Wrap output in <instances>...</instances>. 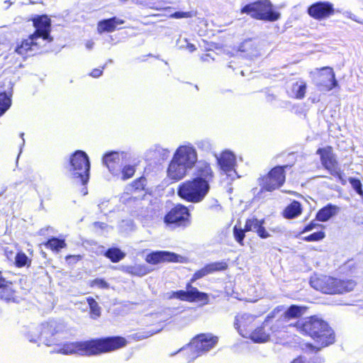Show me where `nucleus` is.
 <instances>
[{
    "instance_id": "f257e3e1",
    "label": "nucleus",
    "mask_w": 363,
    "mask_h": 363,
    "mask_svg": "<svg viewBox=\"0 0 363 363\" xmlns=\"http://www.w3.org/2000/svg\"><path fill=\"white\" fill-rule=\"evenodd\" d=\"M128 344L127 339L121 335L102 336L85 340L65 342L60 345L57 352L65 355L96 357L119 350Z\"/></svg>"
},
{
    "instance_id": "f03ea898",
    "label": "nucleus",
    "mask_w": 363,
    "mask_h": 363,
    "mask_svg": "<svg viewBox=\"0 0 363 363\" xmlns=\"http://www.w3.org/2000/svg\"><path fill=\"white\" fill-rule=\"evenodd\" d=\"M290 325L296 328L302 335L309 336L318 345L317 351L335 342V334L333 328L317 315H311L304 321L298 320Z\"/></svg>"
},
{
    "instance_id": "7ed1b4c3",
    "label": "nucleus",
    "mask_w": 363,
    "mask_h": 363,
    "mask_svg": "<svg viewBox=\"0 0 363 363\" xmlns=\"http://www.w3.org/2000/svg\"><path fill=\"white\" fill-rule=\"evenodd\" d=\"M310 284L315 290L323 294L340 295L353 291L357 283L353 279L320 275L312 277L310 280Z\"/></svg>"
},
{
    "instance_id": "20e7f679",
    "label": "nucleus",
    "mask_w": 363,
    "mask_h": 363,
    "mask_svg": "<svg viewBox=\"0 0 363 363\" xmlns=\"http://www.w3.org/2000/svg\"><path fill=\"white\" fill-rule=\"evenodd\" d=\"M211 274L209 270L205 264L201 269L196 270L186 284L185 290H178L172 291L169 298L170 299H178L182 301H187L190 303L198 302L201 306H206L210 303L209 295L203 291H200L196 287L193 286V283L196 280L202 279L203 277Z\"/></svg>"
},
{
    "instance_id": "39448f33",
    "label": "nucleus",
    "mask_w": 363,
    "mask_h": 363,
    "mask_svg": "<svg viewBox=\"0 0 363 363\" xmlns=\"http://www.w3.org/2000/svg\"><path fill=\"white\" fill-rule=\"evenodd\" d=\"M241 13H246L252 18L259 21L274 22L280 18L279 12L274 9L269 0H257L249 3L240 9Z\"/></svg>"
},
{
    "instance_id": "423d86ee",
    "label": "nucleus",
    "mask_w": 363,
    "mask_h": 363,
    "mask_svg": "<svg viewBox=\"0 0 363 363\" xmlns=\"http://www.w3.org/2000/svg\"><path fill=\"white\" fill-rule=\"evenodd\" d=\"M68 171L72 177L85 185L89 179L90 161L87 154L82 150H76L70 156Z\"/></svg>"
},
{
    "instance_id": "0eeeda50",
    "label": "nucleus",
    "mask_w": 363,
    "mask_h": 363,
    "mask_svg": "<svg viewBox=\"0 0 363 363\" xmlns=\"http://www.w3.org/2000/svg\"><path fill=\"white\" fill-rule=\"evenodd\" d=\"M210 188L200 181L191 178L179 184L177 195L187 202L199 203L206 196Z\"/></svg>"
},
{
    "instance_id": "6e6552de",
    "label": "nucleus",
    "mask_w": 363,
    "mask_h": 363,
    "mask_svg": "<svg viewBox=\"0 0 363 363\" xmlns=\"http://www.w3.org/2000/svg\"><path fill=\"white\" fill-rule=\"evenodd\" d=\"M163 222L169 228L184 229L191 225V215L186 206L177 203L166 212L163 217Z\"/></svg>"
},
{
    "instance_id": "1a4fd4ad",
    "label": "nucleus",
    "mask_w": 363,
    "mask_h": 363,
    "mask_svg": "<svg viewBox=\"0 0 363 363\" xmlns=\"http://www.w3.org/2000/svg\"><path fill=\"white\" fill-rule=\"evenodd\" d=\"M292 165L275 166L258 179L261 192H272L281 187L286 181L285 169Z\"/></svg>"
},
{
    "instance_id": "9d476101",
    "label": "nucleus",
    "mask_w": 363,
    "mask_h": 363,
    "mask_svg": "<svg viewBox=\"0 0 363 363\" xmlns=\"http://www.w3.org/2000/svg\"><path fill=\"white\" fill-rule=\"evenodd\" d=\"M306 310V306L291 305L285 312L283 313L282 311L277 315V317L274 319V323L269 326L271 333L286 332L288 327H292L290 325L291 324H287L289 320L301 318Z\"/></svg>"
},
{
    "instance_id": "9b49d317",
    "label": "nucleus",
    "mask_w": 363,
    "mask_h": 363,
    "mask_svg": "<svg viewBox=\"0 0 363 363\" xmlns=\"http://www.w3.org/2000/svg\"><path fill=\"white\" fill-rule=\"evenodd\" d=\"M64 330V325L60 322L55 320L45 321L39 327L38 339L48 346L55 345Z\"/></svg>"
},
{
    "instance_id": "f8f14e48",
    "label": "nucleus",
    "mask_w": 363,
    "mask_h": 363,
    "mask_svg": "<svg viewBox=\"0 0 363 363\" xmlns=\"http://www.w3.org/2000/svg\"><path fill=\"white\" fill-rule=\"evenodd\" d=\"M313 79L315 86L320 91L328 92L339 86L334 69L331 67L325 66L315 69Z\"/></svg>"
},
{
    "instance_id": "ddd939ff",
    "label": "nucleus",
    "mask_w": 363,
    "mask_h": 363,
    "mask_svg": "<svg viewBox=\"0 0 363 363\" xmlns=\"http://www.w3.org/2000/svg\"><path fill=\"white\" fill-rule=\"evenodd\" d=\"M30 21H32L35 28V31L30 34V38H42L50 43L53 40L50 35L52 30V21L50 18L46 14L35 15Z\"/></svg>"
},
{
    "instance_id": "4468645a",
    "label": "nucleus",
    "mask_w": 363,
    "mask_h": 363,
    "mask_svg": "<svg viewBox=\"0 0 363 363\" xmlns=\"http://www.w3.org/2000/svg\"><path fill=\"white\" fill-rule=\"evenodd\" d=\"M316 154L320 156L323 167L328 170L331 175L337 179H342V173L339 167L338 162L333 152V147L330 145L318 148Z\"/></svg>"
},
{
    "instance_id": "2eb2a0df",
    "label": "nucleus",
    "mask_w": 363,
    "mask_h": 363,
    "mask_svg": "<svg viewBox=\"0 0 363 363\" xmlns=\"http://www.w3.org/2000/svg\"><path fill=\"white\" fill-rule=\"evenodd\" d=\"M284 311L283 306H278L275 307L267 316L263 323L255 328L252 330L250 338L255 342H265L269 339V335L264 330V328L270 323V326L274 323V319L277 315Z\"/></svg>"
},
{
    "instance_id": "dca6fc26",
    "label": "nucleus",
    "mask_w": 363,
    "mask_h": 363,
    "mask_svg": "<svg viewBox=\"0 0 363 363\" xmlns=\"http://www.w3.org/2000/svg\"><path fill=\"white\" fill-rule=\"evenodd\" d=\"M307 13L312 18L320 21L333 16L335 10L331 2L320 1L309 6L307 9Z\"/></svg>"
},
{
    "instance_id": "f3484780",
    "label": "nucleus",
    "mask_w": 363,
    "mask_h": 363,
    "mask_svg": "<svg viewBox=\"0 0 363 363\" xmlns=\"http://www.w3.org/2000/svg\"><path fill=\"white\" fill-rule=\"evenodd\" d=\"M218 337L211 333H201L195 336L191 346L197 352V356L213 348L218 342Z\"/></svg>"
},
{
    "instance_id": "a211bd4d",
    "label": "nucleus",
    "mask_w": 363,
    "mask_h": 363,
    "mask_svg": "<svg viewBox=\"0 0 363 363\" xmlns=\"http://www.w3.org/2000/svg\"><path fill=\"white\" fill-rule=\"evenodd\" d=\"M172 157L189 170L192 169L197 162L196 150L186 145L179 146L174 152Z\"/></svg>"
},
{
    "instance_id": "6ab92c4d",
    "label": "nucleus",
    "mask_w": 363,
    "mask_h": 363,
    "mask_svg": "<svg viewBox=\"0 0 363 363\" xmlns=\"http://www.w3.org/2000/svg\"><path fill=\"white\" fill-rule=\"evenodd\" d=\"M182 257L169 251H155L147 254L145 257V261L152 265L163 262H182Z\"/></svg>"
},
{
    "instance_id": "aec40b11",
    "label": "nucleus",
    "mask_w": 363,
    "mask_h": 363,
    "mask_svg": "<svg viewBox=\"0 0 363 363\" xmlns=\"http://www.w3.org/2000/svg\"><path fill=\"white\" fill-rule=\"evenodd\" d=\"M214 177V172L209 162L204 160L198 162L194 171V178L195 179L200 181L206 186L211 187L210 183L213 181Z\"/></svg>"
},
{
    "instance_id": "412c9836",
    "label": "nucleus",
    "mask_w": 363,
    "mask_h": 363,
    "mask_svg": "<svg viewBox=\"0 0 363 363\" xmlns=\"http://www.w3.org/2000/svg\"><path fill=\"white\" fill-rule=\"evenodd\" d=\"M255 316L250 314H238L235 316L234 325L244 337H249L254 327Z\"/></svg>"
},
{
    "instance_id": "4be33fe9",
    "label": "nucleus",
    "mask_w": 363,
    "mask_h": 363,
    "mask_svg": "<svg viewBox=\"0 0 363 363\" xmlns=\"http://www.w3.org/2000/svg\"><path fill=\"white\" fill-rule=\"evenodd\" d=\"M188 171L187 168L172 157L167 169V177L172 183L177 182L186 176Z\"/></svg>"
},
{
    "instance_id": "5701e85b",
    "label": "nucleus",
    "mask_w": 363,
    "mask_h": 363,
    "mask_svg": "<svg viewBox=\"0 0 363 363\" xmlns=\"http://www.w3.org/2000/svg\"><path fill=\"white\" fill-rule=\"evenodd\" d=\"M217 164L219 168L225 173H229L235 171L236 165V158L235 155L229 151H223L220 156L217 157Z\"/></svg>"
},
{
    "instance_id": "b1692460",
    "label": "nucleus",
    "mask_w": 363,
    "mask_h": 363,
    "mask_svg": "<svg viewBox=\"0 0 363 363\" xmlns=\"http://www.w3.org/2000/svg\"><path fill=\"white\" fill-rule=\"evenodd\" d=\"M125 21L116 17H112L100 21L97 23V32L100 34L104 33H112L115 31L118 25L123 24Z\"/></svg>"
},
{
    "instance_id": "393cba45",
    "label": "nucleus",
    "mask_w": 363,
    "mask_h": 363,
    "mask_svg": "<svg viewBox=\"0 0 363 363\" xmlns=\"http://www.w3.org/2000/svg\"><path fill=\"white\" fill-rule=\"evenodd\" d=\"M18 298V291L13 284L4 280L3 286L0 287V299L6 302H16Z\"/></svg>"
},
{
    "instance_id": "a878e982",
    "label": "nucleus",
    "mask_w": 363,
    "mask_h": 363,
    "mask_svg": "<svg viewBox=\"0 0 363 363\" xmlns=\"http://www.w3.org/2000/svg\"><path fill=\"white\" fill-rule=\"evenodd\" d=\"M103 162L112 173L118 171L121 165V157L118 152L111 151L103 156Z\"/></svg>"
},
{
    "instance_id": "bb28decb",
    "label": "nucleus",
    "mask_w": 363,
    "mask_h": 363,
    "mask_svg": "<svg viewBox=\"0 0 363 363\" xmlns=\"http://www.w3.org/2000/svg\"><path fill=\"white\" fill-rule=\"evenodd\" d=\"M340 211V208L333 203H328L319 209L315 214V220L320 222H326L336 216Z\"/></svg>"
},
{
    "instance_id": "cd10ccee",
    "label": "nucleus",
    "mask_w": 363,
    "mask_h": 363,
    "mask_svg": "<svg viewBox=\"0 0 363 363\" xmlns=\"http://www.w3.org/2000/svg\"><path fill=\"white\" fill-rule=\"evenodd\" d=\"M37 39H31L30 35H29L28 38L22 40L16 45L15 52L26 58L28 55V52L32 51L34 47L38 46Z\"/></svg>"
},
{
    "instance_id": "c85d7f7f",
    "label": "nucleus",
    "mask_w": 363,
    "mask_h": 363,
    "mask_svg": "<svg viewBox=\"0 0 363 363\" xmlns=\"http://www.w3.org/2000/svg\"><path fill=\"white\" fill-rule=\"evenodd\" d=\"M303 207L301 203L296 200H293L283 210L281 215L286 219H294L302 214Z\"/></svg>"
},
{
    "instance_id": "c756f323",
    "label": "nucleus",
    "mask_w": 363,
    "mask_h": 363,
    "mask_svg": "<svg viewBox=\"0 0 363 363\" xmlns=\"http://www.w3.org/2000/svg\"><path fill=\"white\" fill-rule=\"evenodd\" d=\"M12 88L8 91L0 92V116L10 108L11 105Z\"/></svg>"
},
{
    "instance_id": "7c9ffc66",
    "label": "nucleus",
    "mask_w": 363,
    "mask_h": 363,
    "mask_svg": "<svg viewBox=\"0 0 363 363\" xmlns=\"http://www.w3.org/2000/svg\"><path fill=\"white\" fill-rule=\"evenodd\" d=\"M44 245L47 249H49L52 252H58L62 249L67 247V243L65 239L52 237L44 242Z\"/></svg>"
},
{
    "instance_id": "2f4dec72",
    "label": "nucleus",
    "mask_w": 363,
    "mask_h": 363,
    "mask_svg": "<svg viewBox=\"0 0 363 363\" xmlns=\"http://www.w3.org/2000/svg\"><path fill=\"white\" fill-rule=\"evenodd\" d=\"M104 256L111 262L116 263L122 260L125 254L118 247H110L104 252Z\"/></svg>"
},
{
    "instance_id": "473e14b6",
    "label": "nucleus",
    "mask_w": 363,
    "mask_h": 363,
    "mask_svg": "<svg viewBox=\"0 0 363 363\" xmlns=\"http://www.w3.org/2000/svg\"><path fill=\"white\" fill-rule=\"evenodd\" d=\"M126 272L133 276L143 277L147 274L150 270L145 264H134L128 267Z\"/></svg>"
},
{
    "instance_id": "72a5a7b5",
    "label": "nucleus",
    "mask_w": 363,
    "mask_h": 363,
    "mask_svg": "<svg viewBox=\"0 0 363 363\" xmlns=\"http://www.w3.org/2000/svg\"><path fill=\"white\" fill-rule=\"evenodd\" d=\"M86 302L89 307V315L92 319H96L101 315V307L93 297L86 298Z\"/></svg>"
},
{
    "instance_id": "f704fd0d",
    "label": "nucleus",
    "mask_w": 363,
    "mask_h": 363,
    "mask_svg": "<svg viewBox=\"0 0 363 363\" xmlns=\"http://www.w3.org/2000/svg\"><path fill=\"white\" fill-rule=\"evenodd\" d=\"M306 83L304 82H302L300 84L298 82L294 83L292 87L293 98L303 99L306 95Z\"/></svg>"
},
{
    "instance_id": "c9c22d12",
    "label": "nucleus",
    "mask_w": 363,
    "mask_h": 363,
    "mask_svg": "<svg viewBox=\"0 0 363 363\" xmlns=\"http://www.w3.org/2000/svg\"><path fill=\"white\" fill-rule=\"evenodd\" d=\"M147 179L145 177L135 179L130 184V191L132 193L141 192L145 190Z\"/></svg>"
},
{
    "instance_id": "e433bc0d",
    "label": "nucleus",
    "mask_w": 363,
    "mask_h": 363,
    "mask_svg": "<svg viewBox=\"0 0 363 363\" xmlns=\"http://www.w3.org/2000/svg\"><path fill=\"white\" fill-rule=\"evenodd\" d=\"M261 223H264V218L259 220L255 216H253L251 218H248L245 220L244 226L245 227L247 232H256L257 229L258 228V226L260 225Z\"/></svg>"
},
{
    "instance_id": "4c0bfd02",
    "label": "nucleus",
    "mask_w": 363,
    "mask_h": 363,
    "mask_svg": "<svg viewBox=\"0 0 363 363\" xmlns=\"http://www.w3.org/2000/svg\"><path fill=\"white\" fill-rule=\"evenodd\" d=\"M15 265L18 268L23 267L25 266H30L31 259L23 252H18L15 257Z\"/></svg>"
},
{
    "instance_id": "58836bf2",
    "label": "nucleus",
    "mask_w": 363,
    "mask_h": 363,
    "mask_svg": "<svg viewBox=\"0 0 363 363\" xmlns=\"http://www.w3.org/2000/svg\"><path fill=\"white\" fill-rule=\"evenodd\" d=\"M233 233L236 242L242 246L244 245L245 233H247L245 227L244 226V228H242L241 227H238L237 225H235L233 228Z\"/></svg>"
},
{
    "instance_id": "ea45409f",
    "label": "nucleus",
    "mask_w": 363,
    "mask_h": 363,
    "mask_svg": "<svg viewBox=\"0 0 363 363\" xmlns=\"http://www.w3.org/2000/svg\"><path fill=\"white\" fill-rule=\"evenodd\" d=\"M206 266L209 270L210 274L225 271L228 268V264L225 261L208 263L206 264Z\"/></svg>"
},
{
    "instance_id": "a19ab883",
    "label": "nucleus",
    "mask_w": 363,
    "mask_h": 363,
    "mask_svg": "<svg viewBox=\"0 0 363 363\" xmlns=\"http://www.w3.org/2000/svg\"><path fill=\"white\" fill-rule=\"evenodd\" d=\"M325 238V233L323 230L313 233L303 238V240L306 242H318Z\"/></svg>"
},
{
    "instance_id": "79ce46f5",
    "label": "nucleus",
    "mask_w": 363,
    "mask_h": 363,
    "mask_svg": "<svg viewBox=\"0 0 363 363\" xmlns=\"http://www.w3.org/2000/svg\"><path fill=\"white\" fill-rule=\"evenodd\" d=\"M89 286L91 288H99L101 289H107L109 288L108 283L104 279L101 278L91 280L89 283Z\"/></svg>"
},
{
    "instance_id": "37998d69",
    "label": "nucleus",
    "mask_w": 363,
    "mask_h": 363,
    "mask_svg": "<svg viewBox=\"0 0 363 363\" xmlns=\"http://www.w3.org/2000/svg\"><path fill=\"white\" fill-rule=\"evenodd\" d=\"M135 172V169L133 166L125 165L122 168V170H121L122 179L123 180L128 179L133 177Z\"/></svg>"
},
{
    "instance_id": "c03bdc74",
    "label": "nucleus",
    "mask_w": 363,
    "mask_h": 363,
    "mask_svg": "<svg viewBox=\"0 0 363 363\" xmlns=\"http://www.w3.org/2000/svg\"><path fill=\"white\" fill-rule=\"evenodd\" d=\"M291 363H322V359L319 357H314L307 360L300 355L294 359Z\"/></svg>"
},
{
    "instance_id": "a18cd8bd",
    "label": "nucleus",
    "mask_w": 363,
    "mask_h": 363,
    "mask_svg": "<svg viewBox=\"0 0 363 363\" xmlns=\"http://www.w3.org/2000/svg\"><path fill=\"white\" fill-rule=\"evenodd\" d=\"M349 182L352 185V188L356 191V192L360 195H363V191H362V182L359 179L357 178H349Z\"/></svg>"
},
{
    "instance_id": "49530a36",
    "label": "nucleus",
    "mask_w": 363,
    "mask_h": 363,
    "mask_svg": "<svg viewBox=\"0 0 363 363\" xmlns=\"http://www.w3.org/2000/svg\"><path fill=\"white\" fill-rule=\"evenodd\" d=\"M264 223H261L255 232L257 235L262 239H266L270 236V234L264 226Z\"/></svg>"
},
{
    "instance_id": "de8ad7c7",
    "label": "nucleus",
    "mask_w": 363,
    "mask_h": 363,
    "mask_svg": "<svg viewBox=\"0 0 363 363\" xmlns=\"http://www.w3.org/2000/svg\"><path fill=\"white\" fill-rule=\"evenodd\" d=\"M172 18H191L194 13L191 11H176L169 16Z\"/></svg>"
},
{
    "instance_id": "09e8293b",
    "label": "nucleus",
    "mask_w": 363,
    "mask_h": 363,
    "mask_svg": "<svg viewBox=\"0 0 363 363\" xmlns=\"http://www.w3.org/2000/svg\"><path fill=\"white\" fill-rule=\"evenodd\" d=\"M65 259L69 264H74L80 261L82 256L80 255H68L65 256Z\"/></svg>"
},
{
    "instance_id": "8fccbe9b",
    "label": "nucleus",
    "mask_w": 363,
    "mask_h": 363,
    "mask_svg": "<svg viewBox=\"0 0 363 363\" xmlns=\"http://www.w3.org/2000/svg\"><path fill=\"white\" fill-rule=\"evenodd\" d=\"M319 226V224L315 223V220H311L310 223H308L307 225H306L301 230L300 233H305L307 232H309L313 229H315L316 227ZM322 228H323V225H320Z\"/></svg>"
},
{
    "instance_id": "3c124183",
    "label": "nucleus",
    "mask_w": 363,
    "mask_h": 363,
    "mask_svg": "<svg viewBox=\"0 0 363 363\" xmlns=\"http://www.w3.org/2000/svg\"><path fill=\"white\" fill-rule=\"evenodd\" d=\"M104 67H101L99 68H94L93 69L91 72L89 73V76L94 77V78H98L100 76L102 75L104 72Z\"/></svg>"
},
{
    "instance_id": "603ef678",
    "label": "nucleus",
    "mask_w": 363,
    "mask_h": 363,
    "mask_svg": "<svg viewBox=\"0 0 363 363\" xmlns=\"http://www.w3.org/2000/svg\"><path fill=\"white\" fill-rule=\"evenodd\" d=\"M208 57H210V55L206 53L201 56V59L204 61L208 60Z\"/></svg>"
},
{
    "instance_id": "864d4df0",
    "label": "nucleus",
    "mask_w": 363,
    "mask_h": 363,
    "mask_svg": "<svg viewBox=\"0 0 363 363\" xmlns=\"http://www.w3.org/2000/svg\"><path fill=\"white\" fill-rule=\"evenodd\" d=\"M5 279L2 276V272L0 271V287L3 286Z\"/></svg>"
},
{
    "instance_id": "5fc2aeb1",
    "label": "nucleus",
    "mask_w": 363,
    "mask_h": 363,
    "mask_svg": "<svg viewBox=\"0 0 363 363\" xmlns=\"http://www.w3.org/2000/svg\"><path fill=\"white\" fill-rule=\"evenodd\" d=\"M306 347L313 350L315 349V346H313L311 343L307 344Z\"/></svg>"
}]
</instances>
